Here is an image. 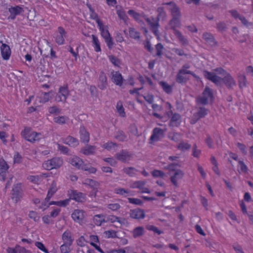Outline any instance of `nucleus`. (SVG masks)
Segmentation results:
<instances>
[{"label":"nucleus","mask_w":253,"mask_h":253,"mask_svg":"<svg viewBox=\"0 0 253 253\" xmlns=\"http://www.w3.org/2000/svg\"><path fill=\"white\" fill-rule=\"evenodd\" d=\"M107 85V77L106 75L102 72L99 75V82H98V87L103 90L106 88Z\"/></svg>","instance_id":"27"},{"label":"nucleus","mask_w":253,"mask_h":253,"mask_svg":"<svg viewBox=\"0 0 253 253\" xmlns=\"http://www.w3.org/2000/svg\"><path fill=\"white\" fill-rule=\"evenodd\" d=\"M53 95L54 94L51 91L42 93L39 96V101L41 103H45L49 101Z\"/></svg>","instance_id":"29"},{"label":"nucleus","mask_w":253,"mask_h":253,"mask_svg":"<svg viewBox=\"0 0 253 253\" xmlns=\"http://www.w3.org/2000/svg\"><path fill=\"white\" fill-rule=\"evenodd\" d=\"M222 81L226 86L230 88L236 85V82L231 75L229 73L227 75L222 78Z\"/></svg>","instance_id":"23"},{"label":"nucleus","mask_w":253,"mask_h":253,"mask_svg":"<svg viewBox=\"0 0 253 253\" xmlns=\"http://www.w3.org/2000/svg\"><path fill=\"white\" fill-rule=\"evenodd\" d=\"M0 50L2 58L5 60H8L11 55V50L9 46L3 43L0 47Z\"/></svg>","instance_id":"22"},{"label":"nucleus","mask_w":253,"mask_h":253,"mask_svg":"<svg viewBox=\"0 0 253 253\" xmlns=\"http://www.w3.org/2000/svg\"><path fill=\"white\" fill-rule=\"evenodd\" d=\"M68 162L76 168L88 171L90 173H94L96 171L95 168L93 167L88 168L84 164L83 160L77 156H74L70 158Z\"/></svg>","instance_id":"4"},{"label":"nucleus","mask_w":253,"mask_h":253,"mask_svg":"<svg viewBox=\"0 0 253 253\" xmlns=\"http://www.w3.org/2000/svg\"><path fill=\"white\" fill-rule=\"evenodd\" d=\"M72 245L64 243L60 246L61 253H69L71 252L70 247Z\"/></svg>","instance_id":"53"},{"label":"nucleus","mask_w":253,"mask_h":253,"mask_svg":"<svg viewBox=\"0 0 253 253\" xmlns=\"http://www.w3.org/2000/svg\"><path fill=\"white\" fill-rule=\"evenodd\" d=\"M94 222L96 225L100 226L101 224L106 222V219L104 215L102 214H97L94 216Z\"/></svg>","instance_id":"38"},{"label":"nucleus","mask_w":253,"mask_h":253,"mask_svg":"<svg viewBox=\"0 0 253 253\" xmlns=\"http://www.w3.org/2000/svg\"><path fill=\"white\" fill-rule=\"evenodd\" d=\"M238 83L239 87L242 89L247 86V81L246 77L244 74H240L238 76Z\"/></svg>","instance_id":"36"},{"label":"nucleus","mask_w":253,"mask_h":253,"mask_svg":"<svg viewBox=\"0 0 253 253\" xmlns=\"http://www.w3.org/2000/svg\"><path fill=\"white\" fill-rule=\"evenodd\" d=\"M116 109L117 112L119 115L122 117H125L126 116V113L125 109L123 107L122 103L121 102H118L116 105Z\"/></svg>","instance_id":"46"},{"label":"nucleus","mask_w":253,"mask_h":253,"mask_svg":"<svg viewBox=\"0 0 253 253\" xmlns=\"http://www.w3.org/2000/svg\"><path fill=\"white\" fill-rule=\"evenodd\" d=\"M188 80L189 78H187L185 75L183 74H177L176 77V81L177 82L179 83H186Z\"/></svg>","instance_id":"49"},{"label":"nucleus","mask_w":253,"mask_h":253,"mask_svg":"<svg viewBox=\"0 0 253 253\" xmlns=\"http://www.w3.org/2000/svg\"><path fill=\"white\" fill-rule=\"evenodd\" d=\"M92 16L96 20L101 36L104 38L109 48H111L113 46V42L108 31V26L103 24L102 22L98 18L96 14H94Z\"/></svg>","instance_id":"1"},{"label":"nucleus","mask_w":253,"mask_h":253,"mask_svg":"<svg viewBox=\"0 0 253 253\" xmlns=\"http://www.w3.org/2000/svg\"><path fill=\"white\" fill-rule=\"evenodd\" d=\"M83 183L89 186L93 189V191L91 192L90 195L91 196L95 197L97 189L100 186L99 183L91 179H86L84 180Z\"/></svg>","instance_id":"14"},{"label":"nucleus","mask_w":253,"mask_h":253,"mask_svg":"<svg viewBox=\"0 0 253 253\" xmlns=\"http://www.w3.org/2000/svg\"><path fill=\"white\" fill-rule=\"evenodd\" d=\"M48 112L51 114H59L61 112V109L55 106L50 107L48 108Z\"/></svg>","instance_id":"64"},{"label":"nucleus","mask_w":253,"mask_h":253,"mask_svg":"<svg viewBox=\"0 0 253 253\" xmlns=\"http://www.w3.org/2000/svg\"><path fill=\"white\" fill-rule=\"evenodd\" d=\"M21 134L27 141L34 142L40 140L41 134L33 131L30 127H26L21 131Z\"/></svg>","instance_id":"6"},{"label":"nucleus","mask_w":253,"mask_h":253,"mask_svg":"<svg viewBox=\"0 0 253 253\" xmlns=\"http://www.w3.org/2000/svg\"><path fill=\"white\" fill-rule=\"evenodd\" d=\"M28 215L29 218L33 219L36 222H38L40 220V216L38 215V213L34 211H30Z\"/></svg>","instance_id":"59"},{"label":"nucleus","mask_w":253,"mask_h":253,"mask_svg":"<svg viewBox=\"0 0 253 253\" xmlns=\"http://www.w3.org/2000/svg\"><path fill=\"white\" fill-rule=\"evenodd\" d=\"M144 228L141 226L137 227L134 228L132 231L134 238H137L142 236L144 234Z\"/></svg>","instance_id":"42"},{"label":"nucleus","mask_w":253,"mask_h":253,"mask_svg":"<svg viewBox=\"0 0 253 253\" xmlns=\"http://www.w3.org/2000/svg\"><path fill=\"white\" fill-rule=\"evenodd\" d=\"M90 244L94 247L98 252L101 253H104L99 247V242L98 237L96 235L90 236Z\"/></svg>","instance_id":"25"},{"label":"nucleus","mask_w":253,"mask_h":253,"mask_svg":"<svg viewBox=\"0 0 253 253\" xmlns=\"http://www.w3.org/2000/svg\"><path fill=\"white\" fill-rule=\"evenodd\" d=\"M9 168L6 162L3 158H0V180H5Z\"/></svg>","instance_id":"13"},{"label":"nucleus","mask_w":253,"mask_h":253,"mask_svg":"<svg viewBox=\"0 0 253 253\" xmlns=\"http://www.w3.org/2000/svg\"><path fill=\"white\" fill-rule=\"evenodd\" d=\"M152 176L154 177L162 178L165 176V173L161 170H154L152 172Z\"/></svg>","instance_id":"63"},{"label":"nucleus","mask_w":253,"mask_h":253,"mask_svg":"<svg viewBox=\"0 0 253 253\" xmlns=\"http://www.w3.org/2000/svg\"><path fill=\"white\" fill-rule=\"evenodd\" d=\"M9 10L11 15H13V18H14L16 15L20 14L23 11V9L22 7L17 6L11 7Z\"/></svg>","instance_id":"45"},{"label":"nucleus","mask_w":253,"mask_h":253,"mask_svg":"<svg viewBox=\"0 0 253 253\" xmlns=\"http://www.w3.org/2000/svg\"><path fill=\"white\" fill-rule=\"evenodd\" d=\"M23 158L21 155L17 153L13 156V163L15 164H19L22 162Z\"/></svg>","instance_id":"58"},{"label":"nucleus","mask_w":253,"mask_h":253,"mask_svg":"<svg viewBox=\"0 0 253 253\" xmlns=\"http://www.w3.org/2000/svg\"><path fill=\"white\" fill-rule=\"evenodd\" d=\"M191 146L187 142L181 141L177 146V148L181 152H185L190 150Z\"/></svg>","instance_id":"35"},{"label":"nucleus","mask_w":253,"mask_h":253,"mask_svg":"<svg viewBox=\"0 0 253 253\" xmlns=\"http://www.w3.org/2000/svg\"><path fill=\"white\" fill-rule=\"evenodd\" d=\"M174 11H175V27L176 26H178L180 24V22H179L178 18L180 17V15L179 8L175 5Z\"/></svg>","instance_id":"54"},{"label":"nucleus","mask_w":253,"mask_h":253,"mask_svg":"<svg viewBox=\"0 0 253 253\" xmlns=\"http://www.w3.org/2000/svg\"><path fill=\"white\" fill-rule=\"evenodd\" d=\"M108 209L112 211H117L121 208L120 205L118 203H111L107 205Z\"/></svg>","instance_id":"51"},{"label":"nucleus","mask_w":253,"mask_h":253,"mask_svg":"<svg viewBox=\"0 0 253 253\" xmlns=\"http://www.w3.org/2000/svg\"><path fill=\"white\" fill-rule=\"evenodd\" d=\"M175 36L178 39L182 45L187 44L188 41L178 31L175 30Z\"/></svg>","instance_id":"47"},{"label":"nucleus","mask_w":253,"mask_h":253,"mask_svg":"<svg viewBox=\"0 0 253 253\" xmlns=\"http://www.w3.org/2000/svg\"><path fill=\"white\" fill-rule=\"evenodd\" d=\"M71 216L75 222L81 224L84 221L85 214L83 210H75L72 213Z\"/></svg>","instance_id":"12"},{"label":"nucleus","mask_w":253,"mask_h":253,"mask_svg":"<svg viewBox=\"0 0 253 253\" xmlns=\"http://www.w3.org/2000/svg\"><path fill=\"white\" fill-rule=\"evenodd\" d=\"M112 80L116 85L121 86L123 82V78L121 73L119 72L113 71L111 73Z\"/></svg>","instance_id":"21"},{"label":"nucleus","mask_w":253,"mask_h":253,"mask_svg":"<svg viewBox=\"0 0 253 253\" xmlns=\"http://www.w3.org/2000/svg\"><path fill=\"white\" fill-rule=\"evenodd\" d=\"M128 33L129 37L135 40H139L140 38V34L136 31L133 28H129Z\"/></svg>","instance_id":"44"},{"label":"nucleus","mask_w":253,"mask_h":253,"mask_svg":"<svg viewBox=\"0 0 253 253\" xmlns=\"http://www.w3.org/2000/svg\"><path fill=\"white\" fill-rule=\"evenodd\" d=\"M22 197V191L21 184L15 185L12 189V199L16 202L18 201Z\"/></svg>","instance_id":"18"},{"label":"nucleus","mask_w":253,"mask_h":253,"mask_svg":"<svg viewBox=\"0 0 253 253\" xmlns=\"http://www.w3.org/2000/svg\"><path fill=\"white\" fill-rule=\"evenodd\" d=\"M145 182L143 181H137L133 182L130 185L132 188H137L141 193H150V191L148 188L145 187Z\"/></svg>","instance_id":"17"},{"label":"nucleus","mask_w":253,"mask_h":253,"mask_svg":"<svg viewBox=\"0 0 253 253\" xmlns=\"http://www.w3.org/2000/svg\"><path fill=\"white\" fill-rule=\"evenodd\" d=\"M127 199L128 202L132 204L141 206L143 203L140 199L138 198H128Z\"/></svg>","instance_id":"57"},{"label":"nucleus","mask_w":253,"mask_h":253,"mask_svg":"<svg viewBox=\"0 0 253 253\" xmlns=\"http://www.w3.org/2000/svg\"><path fill=\"white\" fill-rule=\"evenodd\" d=\"M80 139L83 142H88L89 141V134L84 126H82L80 129Z\"/></svg>","instance_id":"26"},{"label":"nucleus","mask_w":253,"mask_h":253,"mask_svg":"<svg viewBox=\"0 0 253 253\" xmlns=\"http://www.w3.org/2000/svg\"><path fill=\"white\" fill-rule=\"evenodd\" d=\"M67 37V33L62 27H59L57 31L55 33L54 39L58 45H62L64 43L65 39Z\"/></svg>","instance_id":"8"},{"label":"nucleus","mask_w":253,"mask_h":253,"mask_svg":"<svg viewBox=\"0 0 253 253\" xmlns=\"http://www.w3.org/2000/svg\"><path fill=\"white\" fill-rule=\"evenodd\" d=\"M124 171L129 176H132L135 174L136 170L133 168H125Z\"/></svg>","instance_id":"62"},{"label":"nucleus","mask_w":253,"mask_h":253,"mask_svg":"<svg viewBox=\"0 0 253 253\" xmlns=\"http://www.w3.org/2000/svg\"><path fill=\"white\" fill-rule=\"evenodd\" d=\"M96 150L95 146L88 145L82 149L81 152L85 155H91L95 154Z\"/></svg>","instance_id":"28"},{"label":"nucleus","mask_w":253,"mask_h":253,"mask_svg":"<svg viewBox=\"0 0 253 253\" xmlns=\"http://www.w3.org/2000/svg\"><path fill=\"white\" fill-rule=\"evenodd\" d=\"M101 147L108 151H111L112 150L115 149L116 147V144L111 141H108L103 143Z\"/></svg>","instance_id":"48"},{"label":"nucleus","mask_w":253,"mask_h":253,"mask_svg":"<svg viewBox=\"0 0 253 253\" xmlns=\"http://www.w3.org/2000/svg\"><path fill=\"white\" fill-rule=\"evenodd\" d=\"M69 94V91L67 86H63L59 88L55 99L57 101L65 102Z\"/></svg>","instance_id":"11"},{"label":"nucleus","mask_w":253,"mask_h":253,"mask_svg":"<svg viewBox=\"0 0 253 253\" xmlns=\"http://www.w3.org/2000/svg\"><path fill=\"white\" fill-rule=\"evenodd\" d=\"M211 162L213 166L212 168V170L217 175H219L220 171L218 168V163L216 160L215 159V157L213 156H211Z\"/></svg>","instance_id":"43"},{"label":"nucleus","mask_w":253,"mask_h":253,"mask_svg":"<svg viewBox=\"0 0 253 253\" xmlns=\"http://www.w3.org/2000/svg\"><path fill=\"white\" fill-rule=\"evenodd\" d=\"M129 216L133 219H143L145 217V212L143 210L140 209L131 210L129 212Z\"/></svg>","instance_id":"19"},{"label":"nucleus","mask_w":253,"mask_h":253,"mask_svg":"<svg viewBox=\"0 0 253 253\" xmlns=\"http://www.w3.org/2000/svg\"><path fill=\"white\" fill-rule=\"evenodd\" d=\"M158 18L155 19L153 17L148 18L144 16V18L145 21L148 23V24L151 27L152 31L155 34L156 36L157 37V38H159L158 31L157 30V28L159 26L158 24V19L162 18L165 16V13L164 11V9L162 7H159L158 9Z\"/></svg>","instance_id":"3"},{"label":"nucleus","mask_w":253,"mask_h":253,"mask_svg":"<svg viewBox=\"0 0 253 253\" xmlns=\"http://www.w3.org/2000/svg\"><path fill=\"white\" fill-rule=\"evenodd\" d=\"M63 161L61 158L54 157L44 161L42 164V167L44 169L50 170L59 169L63 165Z\"/></svg>","instance_id":"5"},{"label":"nucleus","mask_w":253,"mask_h":253,"mask_svg":"<svg viewBox=\"0 0 253 253\" xmlns=\"http://www.w3.org/2000/svg\"><path fill=\"white\" fill-rule=\"evenodd\" d=\"M114 193L124 197L134 196V193L132 191L121 187L116 188L114 189Z\"/></svg>","instance_id":"20"},{"label":"nucleus","mask_w":253,"mask_h":253,"mask_svg":"<svg viewBox=\"0 0 253 253\" xmlns=\"http://www.w3.org/2000/svg\"><path fill=\"white\" fill-rule=\"evenodd\" d=\"M238 164L240 168V170L242 172L246 173L248 172V168L246 165L245 164L244 161L239 160L238 161Z\"/></svg>","instance_id":"56"},{"label":"nucleus","mask_w":253,"mask_h":253,"mask_svg":"<svg viewBox=\"0 0 253 253\" xmlns=\"http://www.w3.org/2000/svg\"><path fill=\"white\" fill-rule=\"evenodd\" d=\"M57 191V187H56V183L55 182H52L51 184L50 187L49 188L47 197L46 198V199L48 201L49 200L51 197L53 195V194L56 192Z\"/></svg>","instance_id":"39"},{"label":"nucleus","mask_w":253,"mask_h":253,"mask_svg":"<svg viewBox=\"0 0 253 253\" xmlns=\"http://www.w3.org/2000/svg\"><path fill=\"white\" fill-rule=\"evenodd\" d=\"M203 38L207 42L209 43L211 45H214L216 43L213 36L210 33H204Z\"/></svg>","instance_id":"33"},{"label":"nucleus","mask_w":253,"mask_h":253,"mask_svg":"<svg viewBox=\"0 0 253 253\" xmlns=\"http://www.w3.org/2000/svg\"><path fill=\"white\" fill-rule=\"evenodd\" d=\"M63 141L65 144L72 147H76L79 145V141L77 139L70 136L66 138Z\"/></svg>","instance_id":"30"},{"label":"nucleus","mask_w":253,"mask_h":253,"mask_svg":"<svg viewBox=\"0 0 253 253\" xmlns=\"http://www.w3.org/2000/svg\"><path fill=\"white\" fill-rule=\"evenodd\" d=\"M28 179L34 183L39 184L42 180L41 179V176L39 175H30L28 177Z\"/></svg>","instance_id":"50"},{"label":"nucleus","mask_w":253,"mask_h":253,"mask_svg":"<svg viewBox=\"0 0 253 253\" xmlns=\"http://www.w3.org/2000/svg\"><path fill=\"white\" fill-rule=\"evenodd\" d=\"M213 95L212 90L209 87H206L202 95H199L196 99L197 106L200 105H205L213 100Z\"/></svg>","instance_id":"2"},{"label":"nucleus","mask_w":253,"mask_h":253,"mask_svg":"<svg viewBox=\"0 0 253 253\" xmlns=\"http://www.w3.org/2000/svg\"><path fill=\"white\" fill-rule=\"evenodd\" d=\"M35 246L41 251L45 253H49L48 250L46 249L44 245L40 242H36L35 243Z\"/></svg>","instance_id":"61"},{"label":"nucleus","mask_w":253,"mask_h":253,"mask_svg":"<svg viewBox=\"0 0 253 253\" xmlns=\"http://www.w3.org/2000/svg\"><path fill=\"white\" fill-rule=\"evenodd\" d=\"M237 146L244 155L247 154V149L245 145L243 143L238 142L237 143Z\"/></svg>","instance_id":"60"},{"label":"nucleus","mask_w":253,"mask_h":253,"mask_svg":"<svg viewBox=\"0 0 253 253\" xmlns=\"http://www.w3.org/2000/svg\"><path fill=\"white\" fill-rule=\"evenodd\" d=\"M164 136V131L163 129L156 127L152 131V133L150 137V143L154 144L161 140Z\"/></svg>","instance_id":"7"},{"label":"nucleus","mask_w":253,"mask_h":253,"mask_svg":"<svg viewBox=\"0 0 253 253\" xmlns=\"http://www.w3.org/2000/svg\"><path fill=\"white\" fill-rule=\"evenodd\" d=\"M203 73L206 79L211 81L215 84H218L221 81L222 78L216 76L213 73L208 71H204Z\"/></svg>","instance_id":"16"},{"label":"nucleus","mask_w":253,"mask_h":253,"mask_svg":"<svg viewBox=\"0 0 253 253\" xmlns=\"http://www.w3.org/2000/svg\"><path fill=\"white\" fill-rule=\"evenodd\" d=\"M117 13L120 19L123 20L124 21L126 20L127 16L126 15L125 11L123 9H118L117 10Z\"/></svg>","instance_id":"55"},{"label":"nucleus","mask_w":253,"mask_h":253,"mask_svg":"<svg viewBox=\"0 0 253 253\" xmlns=\"http://www.w3.org/2000/svg\"><path fill=\"white\" fill-rule=\"evenodd\" d=\"M92 42L94 46V50L96 52H99L101 51L100 42L98 38L95 35L92 36Z\"/></svg>","instance_id":"41"},{"label":"nucleus","mask_w":253,"mask_h":253,"mask_svg":"<svg viewBox=\"0 0 253 253\" xmlns=\"http://www.w3.org/2000/svg\"><path fill=\"white\" fill-rule=\"evenodd\" d=\"M68 120V117L66 116H57L53 118V121L55 123L61 125L66 124Z\"/></svg>","instance_id":"32"},{"label":"nucleus","mask_w":253,"mask_h":253,"mask_svg":"<svg viewBox=\"0 0 253 253\" xmlns=\"http://www.w3.org/2000/svg\"><path fill=\"white\" fill-rule=\"evenodd\" d=\"M106 221H109L111 223H116V226L119 227L125 225L126 223V220L124 218L119 217L115 215H109L107 217Z\"/></svg>","instance_id":"15"},{"label":"nucleus","mask_w":253,"mask_h":253,"mask_svg":"<svg viewBox=\"0 0 253 253\" xmlns=\"http://www.w3.org/2000/svg\"><path fill=\"white\" fill-rule=\"evenodd\" d=\"M68 195L71 200H73L78 202H84L86 200L85 194L75 190H71L68 192Z\"/></svg>","instance_id":"10"},{"label":"nucleus","mask_w":253,"mask_h":253,"mask_svg":"<svg viewBox=\"0 0 253 253\" xmlns=\"http://www.w3.org/2000/svg\"><path fill=\"white\" fill-rule=\"evenodd\" d=\"M190 66L188 64H185L183 66V68L179 70L178 73L179 74H183L184 75L189 74L191 75L195 78H196V75L192 72V71L188 70V69L189 68Z\"/></svg>","instance_id":"40"},{"label":"nucleus","mask_w":253,"mask_h":253,"mask_svg":"<svg viewBox=\"0 0 253 253\" xmlns=\"http://www.w3.org/2000/svg\"><path fill=\"white\" fill-rule=\"evenodd\" d=\"M197 112L193 115V118L191 119L190 123L191 124H195L200 118L205 117L208 113V110L203 107H197Z\"/></svg>","instance_id":"9"},{"label":"nucleus","mask_w":253,"mask_h":253,"mask_svg":"<svg viewBox=\"0 0 253 253\" xmlns=\"http://www.w3.org/2000/svg\"><path fill=\"white\" fill-rule=\"evenodd\" d=\"M127 14L131 17H132L135 20L138 22H139L140 20L141 17H142V14L139 13L133 9H129L127 11Z\"/></svg>","instance_id":"37"},{"label":"nucleus","mask_w":253,"mask_h":253,"mask_svg":"<svg viewBox=\"0 0 253 253\" xmlns=\"http://www.w3.org/2000/svg\"><path fill=\"white\" fill-rule=\"evenodd\" d=\"M160 85L162 87L164 90L167 93H169L172 91V87L165 82H160Z\"/></svg>","instance_id":"52"},{"label":"nucleus","mask_w":253,"mask_h":253,"mask_svg":"<svg viewBox=\"0 0 253 253\" xmlns=\"http://www.w3.org/2000/svg\"><path fill=\"white\" fill-rule=\"evenodd\" d=\"M70 199H66L64 200L58 201H51L49 203V205H56L60 207H65L69 204Z\"/></svg>","instance_id":"34"},{"label":"nucleus","mask_w":253,"mask_h":253,"mask_svg":"<svg viewBox=\"0 0 253 253\" xmlns=\"http://www.w3.org/2000/svg\"><path fill=\"white\" fill-rule=\"evenodd\" d=\"M62 239L64 242V243L68 244L69 245H72L74 241V239L72 235V233L68 230H66L63 233Z\"/></svg>","instance_id":"24"},{"label":"nucleus","mask_w":253,"mask_h":253,"mask_svg":"<svg viewBox=\"0 0 253 253\" xmlns=\"http://www.w3.org/2000/svg\"><path fill=\"white\" fill-rule=\"evenodd\" d=\"M130 155L127 152L123 151L116 154V158L120 161L126 162L129 160Z\"/></svg>","instance_id":"31"}]
</instances>
